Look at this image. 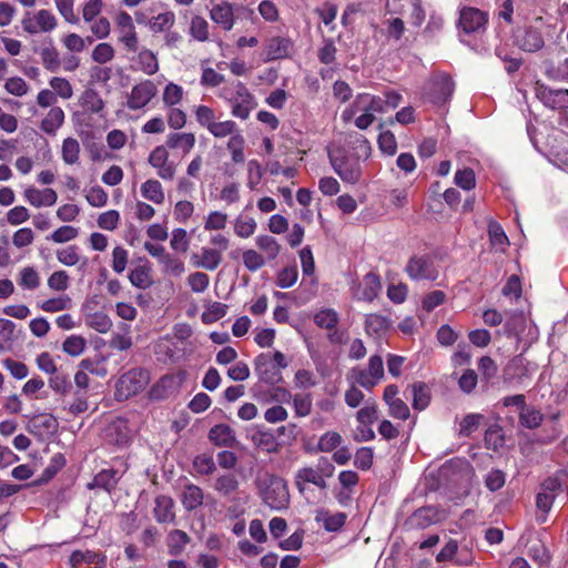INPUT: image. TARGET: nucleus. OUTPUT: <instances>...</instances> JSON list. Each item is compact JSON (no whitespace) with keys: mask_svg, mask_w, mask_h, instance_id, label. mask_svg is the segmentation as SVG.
I'll list each match as a JSON object with an SVG mask.
<instances>
[{"mask_svg":"<svg viewBox=\"0 0 568 568\" xmlns=\"http://www.w3.org/2000/svg\"><path fill=\"white\" fill-rule=\"evenodd\" d=\"M328 159L334 172L344 183L357 184L361 181L363 171L357 154L335 148L328 151Z\"/></svg>","mask_w":568,"mask_h":568,"instance_id":"1","label":"nucleus"},{"mask_svg":"<svg viewBox=\"0 0 568 568\" xmlns=\"http://www.w3.org/2000/svg\"><path fill=\"white\" fill-rule=\"evenodd\" d=\"M257 486L263 501L272 509L281 510L287 507L290 494L286 481L272 474L257 478Z\"/></svg>","mask_w":568,"mask_h":568,"instance_id":"2","label":"nucleus"},{"mask_svg":"<svg viewBox=\"0 0 568 568\" xmlns=\"http://www.w3.org/2000/svg\"><path fill=\"white\" fill-rule=\"evenodd\" d=\"M159 89L153 80L144 79L136 82L125 94L124 106L130 111H144L156 98Z\"/></svg>","mask_w":568,"mask_h":568,"instance_id":"3","label":"nucleus"},{"mask_svg":"<svg viewBox=\"0 0 568 568\" xmlns=\"http://www.w3.org/2000/svg\"><path fill=\"white\" fill-rule=\"evenodd\" d=\"M544 26V19L537 17L531 23L518 29L515 33V43L517 47L527 52H536L542 49L545 45L542 34Z\"/></svg>","mask_w":568,"mask_h":568,"instance_id":"4","label":"nucleus"},{"mask_svg":"<svg viewBox=\"0 0 568 568\" xmlns=\"http://www.w3.org/2000/svg\"><path fill=\"white\" fill-rule=\"evenodd\" d=\"M488 21L487 11L475 7H464L459 11L457 28L467 36H481L487 30Z\"/></svg>","mask_w":568,"mask_h":568,"instance_id":"5","label":"nucleus"},{"mask_svg":"<svg viewBox=\"0 0 568 568\" xmlns=\"http://www.w3.org/2000/svg\"><path fill=\"white\" fill-rule=\"evenodd\" d=\"M149 383V374L142 368H132L120 376L115 385V395L119 399H128L138 394Z\"/></svg>","mask_w":568,"mask_h":568,"instance_id":"6","label":"nucleus"},{"mask_svg":"<svg viewBox=\"0 0 568 568\" xmlns=\"http://www.w3.org/2000/svg\"><path fill=\"white\" fill-rule=\"evenodd\" d=\"M359 112L385 113L384 100L379 95L367 92L358 93L354 101L342 112L343 122H349Z\"/></svg>","mask_w":568,"mask_h":568,"instance_id":"7","label":"nucleus"},{"mask_svg":"<svg viewBox=\"0 0 568 568\" xmlns=\"http://www.w3.org/2000/svg\"><path fill=\"white\" fill-rule=\"evenodd\" d=\"M405 273L412 281H435L438 277V271L434 260L428 254H415L409 257Z\"/></svg>","mask_w":568,"mask_h":568,"instance_id":"8","label":"nucleus"},{"mask_svg":"<svg viewBox=\"0 0 568 568\" xmlns=\"http://www.w3.org/2000/svg\"><path fill=\"white\" fill-rule=\"evenodd\" d=\"M534 92L544 106L558 112L568 110V89H554L537 81Z\"/></svg>","mask_w":568,"mask_h":568,"instance_id":"9","label":"nucleus"},{"mask_svg":"<svg viewBox=\"0 0 568 568\" xmlns=\"http://www.w3.org/2000/svg\"><path fill=\"white\" fill-rule=\"evenodd\" d=\"M21 26L29 34L48 33L57 28L58 20L50 10L41 9L36 12H27L22 18Z\"/></svg>","mask_w":568,"mask_h":568,"instance_id":"10","label":"nucleus"},{"mask_svg":"<svg viewBox=\"0 0 568 568\" xmlns=\"http://www.w3.org/2000/svg\"><path fill=\"white\" fill-rule=\"evenodd\" d=\"M115 30L119 42L124 45L126 51L136 52L139 48V38L132 17L128 12L121 11L116 14Z\"/></svg>","mask_w":568,"mask_h":568,"instance_id":"11","label":"nucleus"},{"mask_svg":"<svg viewBox=\"0 0 568 568\" xmlns=\"http://www.w3.org/2000/svg\"><path fill=\"white\" fill-rule=\"evenodd\" d=\"M148 163L164 181H172L176 174V165L170 160L169 150L164 145H158L150 152Z\"/></svg>","mask_w":568,"mask_h":568,"instance_id":"12","label":"nucleus"},{"mask_svg":"<svg viewBox=\"0 0 568 568\" xmlns=\"http://www.w3.org/2000/svg\"><path fill=\"white\" fill-rule=\"evenodd\" d=\"M229 104L232 115L241 120L248 119L251 111L256 106L254 95L241 81L236 82L235 97Z\"/></svg>","mask_w":568,"mask_h":568,"instance_id":"13","label":"nucleus"},{"mask_svg":"<svg viewBox=\"0 0 568 568\" xmlns=\"http://www.w3.org/2000/svg\"><path fill=\"white\" fill-rule=\"evenodd\" d=\"M294 49L293 41L287 37H272L263 44V60L265 62L286 59Z\"/></svg>","mask_w":568,"mask_h":568,"instance_id":"14","label":"nucleus"},{"mask_svg":"<svg viewBox=\"0 0 568 568\" xmlns=\"http://www.w3.org/2000/svg\"><path fill=\"white\" fill-rule=\"evenodd\" d=\"M255 372L261 382L275 385L282 381V373L276 367L271 358L270 354H260L255 361Z\"/></svg>","mask_w":568,"mask_h":568,"instance_id":"15","label":"nucleus"},{"mask_svg":"<svg viewBox=\"0 0 568 568\" xmlns=\"http://www.w3.org/2000/svg\"><path fill=\"white\" fill-rule=\"evenodd\" d=\"M382 288L381 278L376 273H367L354 288L353 295L358 301H374Z\"/></svg>","mask_w":568,"mask_h":568,"instance_id":"16","label":"nucleus"},{"mask_svg":"<svg viewBox=\"0 0 568 568\" xmlns=\"http://www.w3.org/2000/svg\"><path fill=\"white\" fill-rule=\"evenodd\" d=\"M532 371L531 364L523 355H517L504 368V376L508 381L521 384L530 378Z\"/></svg>","mask_w":568,"mask_h":568,"instance_id":"17","label":"nucleus"},{"mask_svg":"<svg viewBox=\"0 0 568 568\" xmlns=\"http://www.w3.org/2000/svg\"><path fill=\"white\" fill-rule=\"evenodd\" d=\"M103 438L106 443L124 446L130 439V429L128 426V422L123 418H115L103 430Z\"/></svg>","mask_w":568,"mask_h":568,"instance_id":"18","label":"nucleus"},{"mask_svg":"<svg viewBox=\"0 0 568 568\" xmlns=\"http://www.w3.org/2000/svg\"><path fill=\"white\" fill-rule=\"evenodd\" d=\"M210 18L224 31H231L235 23L233 4L227 1L215 3L210 10Z\"/></svg>","mask_w":568,"mask_h":568,"instance_id":"19","label":"nucleus"},{"mask_svg":"<svg viewBox=\"0 0 568 568\" xmlns=\"http://www.w3.org/2000/svg\"><path fill=\"white\" fill-rule=\"evenodd\" d=\"M106 556L101 551L94 550H74L69 557L71 568H80L82 564L94 565L95 568L106 567Z\"/></svg>","mask_w":568,"mask_h":568,"instance_id":"20","label":"nucleus"},{"mask_svg":"<svg viewBox=\"0 0 568 568\" xmlns=\"http://www.w3.org/2000/svg\"><path fill=\"white\" fill-rule=\"evenodd\" d=\"M23 196L26 201L34 207L52 206L57 203L58 194L53 189L39 190L29 186L24 190Z\"/></svg>","mask_w":568,"mask_h":568,"instance_id":"21","label":"nucleus"},{"mask_svg":"<svg viewBox=\"0 0 568 568\" xmlns=\"http://www.w3.org/2000/svg\"><path fill=\"white\" fill-rule=\"evenodd\" d=\"M128 278L132 286L139 290H148L153 285L152 267L148 260H141V263L134 266Z\"/></svg>","mask_w":568,"mask_h":568,"instance_id":"22","label":"nucleus"},{"mask_svg":"<svg viewBox=\"0 0 568 568\" xmlns=\"http://www.w3.org/2000/svg\"><path fill=\"white\" fill-rule=\"evenodd\" d=\"M174 500L166 495H159L154 500V518L160 524L174 523Z\"/></svg>","mask_w":568,"mask_h":568,"instance_id":"23","label":"nucleus"},{"mask_svg":"<svg viewBox=\"0 0 568 568\" xmlns=\"http://www.w3.org/2000/svg\"><path fill=\"white\" fill-rule=\"evenodd\" d=\"M58 425V419L52 414H37L29 422V428L38 436L54 434Z\"/></svg>","mask_w":568,"mask_h":568,"instance_id":"24","label":"nucleus"},{"mask_svg":"<svg viewBox=\"0 0 568 568\" xmlns=\"http://www.w3.org/2000/svg\"><path fill=\"white\" fill-rule=\"evenodd\" d=\"M196 142L195 135L191 132H175L166 136V149L181 150L183 155L189 154Z\"/></svg>","mask_w":568,"mask_h":568,"instance_id":"25","label":"nucleus"},{"mask_svg":"<svg viewBox=\"0 0 568 568\" xmlns=\"http://www.w3.org/2000/svg\"><path fill=\"white\" fill-rule=\"evenodd\" d=\"M255 245L258 252L264 255L267 263L275 261L282 250L278 241L272 235L261 234L255 237Z\"/></svg>","mask_w":568,"mask_h":568,"instance_id":"26","label":"nucleus"},{"mask_svg":"<svg viewBox=\"0 0 568 568\" xmlns=\"http://www.w3.org/2000/svg\"><path fill=\"white\" fill-rule=\"evenodd\" d=\"M209 439L220 447H233L236 442L235 432L226 424H217L209 432Z\"/></svg>","mask_w":568,"mask_h":568,"instance_id":"27","label":"nucleus"},{"mask_svg":"<svg viewBox=\"0 0 568 568\" xmlns=\"http://www.w3.org/2000/svg\"><path fill=\"white\" fill-rule=\"evenodd\" d=\"M346 519L345 513H331L327 509H320L316 515V521L322 523L324 529L331 532L338 531L345 525Z\"/></svg>","mask_w":568,"mask_h":568,"instance_id":"28","label":"nucleus"},{"mask_svg":"<svg viewBox=\"0 0 568 568\" xmlns=\"http://www.w3.org/2000/svg\"><path fill=\"white\" fill-rule=\"evenodd\" d=\"M203 489L194 484H186L181 494V503L185 510L192 511L203 505Z\"/></svg>","mask_w":568,"mask_h":568,"instance_id":"29","label":"nucleus"},{"mask_svg":"<svg viewBox=\"0 0 568 568\" xmlns=\"http://www.w3.org/2000/svg\"><path fill=\"white\" fill-rule=\"evenodd\" d=\"M64 112L60 106H52L41 121L40 129L47 134L54 135L64 122Z\"/></svg>","mask_w":568,"mask_h":568,"instance_id":"30","label":"nucleus"},{"mask_svg":"<svg viewBox=\"0 0 568 568\" xmlns=\"http://www.w3.org/2000/svg\"><path fill=\"white\" fill-rule=\"evenodd\" d=\"M175 13L171 10H168L152 17L148 22V27L153 33H164L171 30V28L175 24Z\"/></svg>","mask_w":568,"mask_h":568,"instance_id":"31","label":"nucleus"},{"mask_svg":"<svg viewBox=\"0 0 568 568\" xmlns=\"http://www.w3.org/2000/svg\"><path fill=\"white\" fill-rule=\"evenodd\" d=\"M306 483L313 484L320 488H324L326 486V483H325L322 474L312 467L301 468L296 473L295 484H296L297 488L300 489V491L304 490L303 485Z\"/></svg>","mask_w":568,"mask_h":568,"instance_id":"32","label":"nucleus"},{"mask_svg":"<svg viewBox=\"0 0 568 568\" xmlns=\"http://www.w3.org/2000/svg\"><path fill=\"white\" fill-rule=\"evenodd\" d=\"M141 195L154 204H163L165 200L164 190L160 181L149 179L141 184Z\"/></svg>","mask_w":568,"mask_h":568,"instance_id":"33","label":"nucleus"},{"mask_svg":"<svg viewBox=\"0 0 568 568\" xmlns=\"http://www.w3.org/2000/svg\"><path fill=\"white\" fill-rule=\"evenodd\" d=\"M136 69L146 75H153L159 71V61L155 53L149 49H142L136 57Z\"/></svg>","mask_w":568,"mask_h":568,"instance_id":"34","label":"nucleus"},{"mask_svg":"<svg viewBox=\"0 0 568 568\" xmlns=\"http://www.w3.org/2000/svg\"><path fill=\"white\" fill-rule=\"evenodd\" d=\"M392 325V321L381 314H369L365 320V329L368 335H382L386 333Z\"/></svg>","mask_w":568,"mask_h":568,"instance_id":"35","label":"nucleus"},{"mask_svg":"<svg viewBox=\"0 0 568 568\" xmlns=\"http://www.w3.org/2000/svg\"><path fill=\"white\" fill-rule=\"evenodd\" d=\"M412 406L416 410H424L430 403V389L424 382H416L412 385Z\"/></svg>","mask_w":568,"mask_h":568,"instance_id":"36","label":"nucleus"},{"mask_svg":"<svg viewBox=\"0 0 568 568\" xmlns=\"http://www.w3.org/2000/svg\"><path fill=\"white\" fill-rule=\"evenodd\" d=\"M120 477L119 471L115 469H102L94 476L90 487H99L110 493L115 488Z\"/></svg>","mask_w":568,"mask_h":568,"instance_id":"37","label":"nucleus"},{"mask_svg":"<svg viewBox=\"0 0 568 568\" xmlns=\"http://www.w3.org/2000/svg\"><path fill=\"white\" fill-rule=\"evenodd\" d=\"M244 148H245V139L241 132H236L235 134L230 136V139L226 143V149L230 152L231 159L234 163H236V164L244 163V161H245Z\"/></svg>","mask_w":568,"mask_h":568,"instance_id":"38","label":"nucleus"},{"mask_svg":"<svg viewBox=\"0 0 568 568\" xmlns=\"http://www.w3.org/2000/svg\"><path fill=\"white\" fill-rule=\"evenodd\" d=\"M544 417L545 415L539 409L526 406L519 413V424L525 428L536 429L541 425Z\"/></svg>","mask_w":568,"mask_h":568,"instance_id":"39","label":"nucleus"},{"mask_svg":"<svg viewBox=\"0 0 568 568\" xmlns=\"http://www.w3.org/2000/svg\"><path fill=\"white\" fill-rule=\"evenodd\" d=\"M222 260L223 258L222 254H220V251H215L211 247H202L200 261L196 263V265L207 271H214L219 267Z\"/></svg>","mask_w":568,"mask_h":568,"instance_id":"40","label":"nucleus"},{"mask_svg":"<svg viewBox=\"0 0 568 568\" xmlns=\"http://www.w3.org/2000/svg\"><path fill=\"white\" fill-rule=\"evenodd\" d=\"M339 316L333 308H323L314 315L315 324L323 329L333 331L338 324Z\"/></svg>","mask_w":568,"mask_h":568,"instance_id":"41","label":"nucleus"},{"mask_svg":"<svg viewBox=\"0 0 568 568\" xmlns=\"http://www.w3.org/2000/svg\"><path fill=\"white\" fill-rule=\"evenodd\" d=\"M82 106L91 113H100L104 109V101L93 89H87L81 97Z\"/></svg>","mask_w":568,"mask_h":568,"instance_id":"42","label":"nucleus"},{"mask_svg":"<svg viewBox=\"0 0 568 568\" xmlns=\"http://www.w3.org/2000/svg\"><path fill=\"white\" fill-rule=\"evenodd\" d=\"M57 260L65 266H75L80 260V247L75 244L60 247L55 251Z\"/></svg>","mask_w":568,"mask_h":568,"instance_id":"43","label":"nucleus"},{"mask_svg":"<svg viewBox=\"0 0 568 568\" xmlns=\"http://www.w3.org/2000/svg\"><path fill=\"white\" fill-rule=\"evenodd\" d=\"M64 48L70 52L80 53L87 48V42H93L92 37L82 38L80 34L71 32L61 38Z\"/></svg>","mask_w":568,"mask_h":568,"instance_id":"44","label":"nucleus"},{"mask_svg":"<svg viewBox=\"0 0 568 568\" xmlns=\"http://www.w3.org/2000/svg\"><path fill=\"white\" fill-rule=\"evenodd\" d=\"M85 324L101 333V334H105L110 331V328L112 327V321L111 318L103 312H95L93 314H89L85 316Z\"/></svg>","mask_w":568,"mask_h":568,"instance_id":"45","label":"nucleus"},{"mask_svg":"<svg viewBox=\"0 0 568 568\" xmlns=\"http://www.w3.org/2000/svg\"><path fill=\"white\" fill-rule=\"evenodd\" d=\"M437 513L432 507L417 509L410 517V523L417 528H426L436 521Z\"/></svg>","mask_w":568,"mask_h":568,"instance_id":"46","label":"nucleus"},{"mask_svg":"<svg viewBox=\"0 0 568 568\" xmlns=\"http://www.w3.org/2000/svg\"><path fill=\"white\" fill-rule=\"evenodd\" d=\"M72 307V300L69 295L63 294L58 297H52L43 301L40 304V308L47 313H57Z\"/></svg>","mask_w":568,"mask_h":568,"instance_id":"47","label":"nucleus"},{"mask_svg":"<svg viewBox=\"0 0 568 568\" xmlns=\"http://www.w3.org/2000/svg\"><path fill=\"white\" fill-rule=\"evenodd\" d=\"M189 541L190 537L185 531L180 529L171 531L168 537V547L170 554L173 556L181 554Z\"/></svg>","mask_w":568,"mask_h":568,"instance_id":"48","label":"nucleus"},{"mask_svg":"<svg viewBox=\"0 0 568 568\" xmlns=\"http://www.w3.org/2000/svg\"><path fill=\"white\" fill-rule=\"evenodd\" d=\"M296 417H306L312 412L313 398L308 393H297L292 397Z\"/></svg>","mask_w":568,"mask_h":568,"instance_id":"49","label":"nucleus"},{"mask_svg":"<svg viewBox=\"0 0 568 568\" xmlns=\"http://www.w3.org/2000/svg\"><path fill=\"white\" fill-rule=\"evenodd\" d=\"M257 224L253 217L237 216L234 220V233L241 239L252 236L256 231Z\"/></svg>","mask_w":568,"mask_h":568,"instance_id":"50","label":"nucleus"},{"mask_svg":"<svg viewBox=\"0 0 568 568\" xmlns=\"http://www.w3.org/2000/svg\"><path fill=\"white\" fill-rule=\"evenodd\" d=\"M192 465L195 473L200 476L212 475L216 469L213 456L210 454L196 455Z\"/></svg>","mask_w":568,"mask_h":568,"instance_id":"51","label":"nucleus"},{"mask_svg":"<svg viewBox=\"0 0 568 568\" xmlns=\"http://www.w3.org/2000/svg\"><path fill=\"white\" fill-rule=\"evenodd\" d=\"M62 160L67 164H75L79 162L80 156V144L79 142L73 138H67L62 142V150H61Z\"/></svg>","mask_w":568,"mask_h":568,"instance_id":"52","label":"nucleus"},{"mask_svg":"<svg viewBox=\"0 0 568 568\" xmlns=\"http://www.w3.org/2000/svg\"><path fill=\"white\" fill-rule=\"evenodd\" d=\"M79 236V229L71 225H62L47 236L48 241L63 244L75 240Z\"/></svg>","mask_w":568,"mask_h":568,"instance_id":"53","label":"nucleus"},{"mask_svg":"<svg viewBox=\"0 0 568 568\" xmlns=\"http://www.w3.org/2000/svg\"><path fill=\"white\" fill-rule=\"evenodd\" d=\"M243 264L250 272H256L266 265L267 261L258 251L248 248L243 252Z\"/></svg>","mask_w":568,"mask_h":568,"instance_id":"54","label":"nucleus"},{"mask_svg":"<svg viewBox=\"0 0 568 568\" xmlns=\"http://www.w3.org/2000/svg\"><path fill=\"white\" fill-rule=\"evenodd\" d=\"M40 57L43 67L50 72H57L60 68L61 60L58 50L53 45L42 48Z\"/></svg>","mask_w":568,"mask_h":568,"instance_id":"55","label":"nucleus"},{"mask_svg":"<svg viewBox=\"0 0 568 568\" xmlns=\"http://www.w3.org/2000/svg\"><path fill=\"white\" fill-rule=\"evenodd\" d=\"M246 170H247L246 186L251 191H255V190H257V186L260 185V183L263 179V168L257 160L253 159L247 162Z\"/></svg>","mask_w":568,"mask_h":568,"instance_id":"56","label":"nucleus"},{"mask_svg":"<svg viewBox=\"0 0 568 568\" xmlns=\"http://www.w3.org/2000/svg\"><path fill=\"white\" fill-rule=\"evenodd\" d=\"M209 22L201 16H194L190 23V34L200 42L209 39Z\"/></svg>","mask_w":568,"mask_h":568,"instance_id":"57","label":"nucleus"},{"mask_svg":"<svg viewBox=\"0 0 568 568\" xmlns=\"http://www.w3.org/2000/svg\"><path fill=\"white\" fill-rule=\"evenodd\" d=\"M49 386L54 393L64 396L71 390L72 383L68 374L57 372L50 376Z\"/></svg>","mask_w":568,"mask_h":568,"instance_id":"58","label":"nucleus"},{"mask_svg":"<svg viewBox=\"0 0 568 568\" xmlns=\"http://www.w3.org/2000/svg\"><path fill=\"white\" fill-rule=\"evenodd\" d=\"M214 488L223 496H229L237 490L239 481L232 474L222 475L216 478Z\"/></svg>","mask_w":568,"mask_h":568,"instance_id":"59","label":"nucleus"},{"mask_svg":"<svg viewBox=\"0 0 568 568\" xmlns=\"http://www.w3.org/2000/svg\"><path fill=\"white\" fill-rule=\"evenodd\" d=\"M114 54L115 51L110 43L101 42L93 48L91 59L97 63L104 64L112 61Z\"/></svg>","mask_w":568,"mask_h":568,"instance_id":"60","label":"nucleus"},{"mask_svg":"<svg viewBox=\"0 0 568 568\" xmlns=\"http://www.w3.org/2000/svg\"><path fill=\"white\" fill-rule=\"evenodd\" d=\"M183 99V89L182 87L170 82L165 85L163 90L162 100L165 106H175Z\"/></svg>","mask_w":568,"mask_h":568,"instance_id":"61","label":"nucleus"},{"mask_svg":"<svg viewBox=\"0 0 568 568\" xmlns=\"http://www.w3.org/2000/svg\"><path fill=\"white\" fill-rule=\"evenodd\" d=\"M454 182L457 186L465 191H470L476 187V176L473 169L465 168L457 170L455 173Z\"/></svg>","mask_w":568,"mask_h":568,"instance_id":"62","label":"nucleus"},{"mask_svg":"<svg viewBox=\"0 0 568 568\" xmlns=\"http://www.w3.org/2000/svg\"><path fill=\"white\" fill-rule=\"evenodd\" d=\"M337 48L333 39L326 38L317 50V58L323 64H332L336 60Z\"/></svg>","mask_w":568,"mask_h":568,"instance_id":"63","label":"nucleus"},{"mask_svg":"<svg viewBox=\"0 0 568 568\" xmlns=\"http://www.w3.org/2000/svg\"><path fill=\"white\" fill-rule=\"evenodd\" d=\"M195 119L197 123L205 128L207 131L210 130L211 125H213L216 122V115L212 108L205 104H200L194 110Z\"/></svg>","mask_w":568,"mask_h":568,"instance_id":"64","label":"nucleus"}]
</instances>
